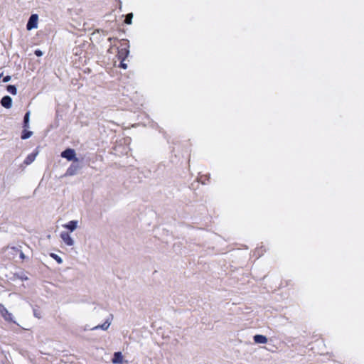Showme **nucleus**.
Returning <instances> with one entry per match:
<instances>
[{"label": "nucleus", "mask_w": 364, "mask_h": 364, "mask_svg": "<svg viewBox=\"0 0 364 364\" xmlns=\"http://www.w3.org/2000/svg\"><path fill=\"white\" fill-rule=\"evenodd\" d=\"M0 314L5 321L18 325L16 321L14 320L13 314L10 313L2 304H0Z\"/></svg>", "instance_id": "nucleus-1"}, {"label": "nucleus", "mask_w": 364, "mask_h": 364, "mask_svg": "<svg viewBox=\"0 0 364 364\" xmlns=\"http://www.w3.org/2000/svg\"><path fill=\"white\" fill-rule=\"evenodd\" d=\"M61 156L66 159L68 161H78V159L76 158L75 151L74 149L68 148L61 152Z\"/></svg>", "instance_id": "nucleus-2"}, {"label": "nucleus", "mask_w": 364, "mask_h": 364, "mask_svg": "<svg viewBox=\"0 0 364 364\" xmlns=\"http://www.w3.org/2000/svg\"><path fill=\"white\" fill-rule=\"evenodd\" d=\"M122 46H124L118 50L117 56L119 60L124 61V60L127 58V56L129 54V46L128 44V42L124 43V44H122Z\"/></svg>", "instance_id": "nucleus-3"}, {"label": "nucleus", "mask_w": 364, "mask_h": 364, "mask_svg": "<svg viewBox=\"0 0 364 364\" xmlns=\"http://www.w3.org/2000/svg\"><path fill=\"white\" fill-rule=\"evenodd\" d=\"M38 16L37 14H32L29 18H28V21L27 22V24H26V29L28 31H31L33 28H37L38 26Z\"/></svg>", "instance_id": "nucleus-4"}, {"label": "nucleus", "mask_w": 364, "mask_h": 364, "mask_svg": "<svg viewBox=\"0 0 364 364\" xmlns=\"http://www.w3.org/2000/svg\"><path fill=\"white\" fill-rule=\"evenodd\" d=\"M60 237L63 240V241L68 246H73L74 245V240L71 237L70 235L68 232H62L60 233Z\"/></svg>", "instance_id": "nucleus-5"}, {"label": "nucleus", "mask_w": 364, "mask_h": 364, "mask_svg": "<svg viewBox=\"0 0 364 364\" xmlns=\"http://www.w3.org/2000/svg\"><path fill=\"white\" fill-rule=\"evenodd\" d=\"M0 103L2 107H4L6 109H9L12 106V99L9 95L4 96L1 98Z\"/></svg>", "instance_id": "nucleus-6"}, {"label": "nucleus", "mask_w": 364, "mask_h": 364, "mask_svg": "<svg viewBox=\"0 0 364 364\" xmlns=\"http://www.w3.org/2000/svg\"><path fill=\"white\" fill-rule=\"evenodd\" d=\"M112 362L114 364H122L123 363V356L121 352H115L113 355V358L112 359Z\"/></svg>", "instance_id": "nucleus-7"}, {"label": "nucleus", "mask_w": 364, "mask_h": 364, "mask_svg": "<svg viewBox=\"0 0 364 364\" xmlns=\"http://www.w3.org/2000/svg\"><path fill=\"white\" fill-rule=\"evenodd\" d=\"M111 324V321L109 318L106 319V321L102 323V325H97L94 327L90 328V330H97V329H102L104 331H106L108 329Z\"/></svg>", "instance_id": "nucleus-8"}, {"label": "nucleus", "mask_w": 364, "mask_h": 364, "mask_svg": "<svg viewBox=\"0 0 364 364\" xmlns=\"http://www.w3.org/2000/svg\"><path fill=\"white\" fill-rule=\"evenodd\" d=\"M78 222L77 220H70L68 223L63 225V228L69 230L70 232L74 231L77 227Z\"/></svg>", "instance_id": "nucleus-9"}, {"label": "nucleus", "mask_w": 364, "mask_h": 364, "mask_svg": "<svg viewBox=\"0 0 364 364\" xmlns=\"http://www.w3.org/2000/svg\"><path fill=\"white\" fill-rule=\"evenodd\" d=\"M253 340L256 343L264 344L267 342V338L265 336L257 334L254 336Z\"/></svg>", "instance_id": "nucleus-10"}, {"label": "nucleus", "mask_w": 364, "mask_h": 364, "mask_svg": "<svg viewBox=\"0 0 364 364\" xmlns=\"http://www.w3.org/2000/svg\"><path fill=\"white\" fill-rule=\"evenodd\" d=\"M37 154H38L37 151L36 153H31V154H28L24 160V162H23L24 164L30 165L31 164H32L35 161Z\"/></svg>", "instance_id": "nucleus-11"}, {"label": "nucleus", "mask_w": 364, "mask_h": 364, "mask_svg": "<svg viewBox=\"0 0 364 364\" xmlns=\"http://www.w3.org/2000/svg\"><path fill=\"white\" fill-rule=\"evenodd\" d=\"M33 135V132L28 131L27 129H23L21 138L23 140L30 138Z\"/></svg>", "instance_id": "nucleus-12"}, {"label": "nucleus", "mask_w": 364, "mask_h": 364, "mask_svg": "<svg viewBox=\"0 0 364 364\" xmlns=\"http://www.w3.org/2000/svg\"><path fill=\"white\" fill-rule=\"evenodd\" d=\"M77 168V166L75 165H71L67 170L66 174L69 176H73L75 174L76 170Z\"/></svg>", "instance_id": "nucleus-13"}, {"label": "nucleus", "mask_w": 364, "mask_h": 364, "mask_svg": "<svg viewBox=\"0 0 364 364\" xmlns=\"http://www.w3.org/2000/svg\"><path fill=\"white\" fill-rule=\"evenodd\" d=\"M6 90L11 95H16L17 94V88L15 85H7Z\"/></svg>", "instance_id": "nucleus-14"}, {"label": "nucleus", "mask_w": 364, "mask_h": 364, "mask_svg": "<svg viewBox=\"0 0 364 364\" xmlns=\"http://www.w3.org/2000/svg\"><path fill=\"white\" fill-rule=\"evenodd\" d=\"M132 18H133V14H132V13H129V14H128L126 16V18H125V20H124V23H125L126 24H128V25L132 24Z\"/></svg>", "instance_id": "nucleus-15"}, {"label": "nucleus", "mask_w": 364, "mask_h": 364, "mask_svg": "<svg viewBox=\"0 0 364 364\" xmlns=\"http://www.w3.org/2000/svg\"><path fill=\"white\" fill-rule=\"evenodd\" d=\"M50 257L53 258L58 264H61L63 262L62 258L55 253H51Z\"/></svg>", "instance_id": "nucleus-16"}, {"label": "nucleus", "mask_w": 364, "mask_h": 364, "mask_svg": "<svg viewBox=\"0 0 364 364\" xmlns=\"http://www.w3.org/2000/svg\"><path fill=\"white\" fill-rule=\"evenodd\" d=\"M29 120H30V112H29V111H28V112L25 114V115H24V117H23V122H29Z\"/></svg>", "instance_id": "nucleus-17"}, {"label": "nucleus", "mask_w": 364, "mask_h": 364, "mask_svg": "<svg viewBox=\"0 0 364 364\" xmlns=\"http://www.w3.org/2000/svg\"><path fill=\"white\" fill-rule=\"evenodd\" d=\"M11 76H10V75H6V76H4V77H3L2 81H3L4 82H9V81L11 80Z\"/></svg>", "instance_id": "nucleus-18"}, {"label": "nucleus", "mask_w": 364, "mask_h": 364, "mask_svg": "<svg viewBox=\"0 0 364 364\" xmlns=\"http://www.w3.org/2000/svg\"><path fill=\"white\" fill-rule=\"evenodd\" d=\"M34 53L38 57H40V56L43 55V52L41 50H39V49L36 50Z\"/></svg>", "instance_id": "nucleus-19"}, {"label": "nucleus", "mask_w": 364, "mask_h": 364, "mask_svg": "<svg viewBox=\"0 0 364 364\" xmlns=\"http://www.w3.org/2000/svg\"><path fill=\"white\" fill-rule=\"evenodd\" d=\"M119 67L123 68V69H127V65L126 63H124V61L121 60L120 64H119Z\"/></svg>", "instance_id": "nucleus-20"}, {"label": "nucleus", "mask_w": 364, "mask_h": 364, "mask_svg": "<svg viewBox=\"0 0 364 364\" xmlns=\"http://www.w3.org/2000/svg\"><path fill=\"white\" fill-rule=\"evenodd\" d=\"M23 127L24 129H27L29 127V122H23Z\"/></svg>", "instance_id": "nucleus-21"}, {"label": "nucleus", "mask_w": 364, "mask_h": 364, "mask_svg": "<svg viewBox=\"0 0 364 364\" xmlns=\"http://www.w3.org/2000/svg\"><path fill=\"white\" fill-rule=\"evenodd\" d=\"M33 315L36 318H41L40 314L36 309H33Z\"/></svg>", "instance_id": "nucleus-22"}, {"label": "nucleus", "mask_w": 364, "mask_h": 364, "mask_svg": "<svg viewBox=\"0 0 364 364\" xmlns=\"http://www.w3.org/2000/svg\"><path fill=\"white\" fill-rule=\"evenodd\" d=\"M20 257L21 259H24V257H25V255H24V254L22 252H20Z\"/></svg>", "instance_id": "nucleus-23"}, {"label": "nucleus", "mask_w": 364, "mask_h": 364, "mask_svg": "<svg viewBox=\"0 0 364 364\" xmlns=\"http://www.w3.org/2000/svg\"><path fill=\"white\" fill-rule=\"evenodd\" d=\"M21 279L22 280H27L28 279V277H21Z\"/></svg>", "instance_id": "nucleus-24"}]
</instances>
